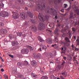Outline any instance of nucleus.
Instances as JSON below:
<instances>
[{"label":"nucleus","mask_w":79,"mask_h":79,"mask_svg":"<svg viewBox=\"0 0 79 79\" xmlns=\"http://www.w3.org/2000/svg\"><path fill=\"white\" fill-rule=\"evenodd\" d=\"M67 6V4H64V8H66Z\"/></svg>","instance_id":"39"},{"label":"nucleus","mask_w":79,"mask_h":79,"mask_svg":"<svg viewBox=\"0 0 79 79\" xmlns=\"http://www.w3.org/2000/svg\"><path fill=\"white\" fill-rule=\"evenodd\" d=\"M76 42H77L78 44H79V36H77V39L76 40Z\"/></svg>","instance_id":"25"},{"label":"nucleus","mask_w":79,"mask_h":79,"mask_svg":"<svg viewBox=\"0 0 79 79\" xmlns=\"http://www.w3.org/2000/svg\"><path fill=\"white\" fill-rule=\"evenodd\" d=\"M73 13L72 12H71L70 13V19L73 18Z\"/></svg>","instance_id":"21"},{"label":"nucleus","mask_w":79,"mask_h":79,"mask_svg":"<svg viewBox=\"0 0 79 79\" xmlns=\"http://www.w3.org/2000/svg\"><path fill=\"white\" fill-rule=\"evenodd\" d=\"M70 7H69V8H68V9H67V10H70Z\"/></svg>","instance_id":"49"},{"label":"nucleus","mask_w":79,"mask_h":79,"mask_svg":"<svg viewBox=\"0 0 79 79\" xmlns=\"http://www.w3.org/2000/svg\"><path fill=\"white\" fill-rule=\"evenodd\" d=\"M4 25V23L2 22H0V27Z\"/></svg>","instance_id":"38"},{"label":"nucleus","mask_w":79,"mask_h":79,"mask_svg":"<svg viewBox=\"0 0 79 79\" xmlns=\"http://www.w3.org/2000/svg\"><path fill=\"white\" fill-rule=\"evenodd\" d=\"M25 9L26 10H27V7H25Z\"/></svg>","instance_id":"62"},{"label":"nucleus","mask_w":79,"mask_h":79,"mask_svg":"<svg viewBox=\"0 0 79 79\" xmlns=\"http://www.w3.org/2000/svg\"><path fill=\"white\" fill-rule=\"evenodd\" d=\"M45 28V26L43 23L40 24V26L38 27V29L40 30H42Z\"/></svg>","instance_id":"5"},{"label":"nucleus","mask_w":79,"mask_h":79,"mask_svg":"<svg viewBox=\"0 0 79 79\" xmlns=\"http://www.w3.org/2000/svg\"><path fill=\"white\" fill-rule=\"evenodd\" d=\"M56 44H55V45H52V47H54L55 46H56Z\"/></svg>","instance_id":"53"},{"label":"nucleus","mask_w":79,"mask_h":79,"mask_svg":"<svg viewBox=\"0 0 79 79\" xmlns=\"http://www.w3.org/2000/svg\"><path fill=\"white\" fill-rule=\"evenodd\" d=\"M27 48L30 49V50H32L33 49V48L32 47H31L30 46H27Z\"/></svg>","instance_id":"22"},{"label":"nucleus","mask_w":79,"mask_h":79,"mask_svg":"<svg viewBox=\"0 0 79 79\" xmlns=\"http://www.w3.org/2000/svg\"><path fill=\"white\" fill-rule=\"evenodd\" d=\"M64 27V25H62V26H61V28H63Z\"/></svg>","instance_id":"57"},{"label":"nucleus","mask_w":79,"mask_h":79,"mask_svg":"<svg viewBox=\"0 0 79 79\" xmlns=\"http://www.w3.org/2000/svg\"><path fill=\"white\" fill-rule=\"evenodd\" d=\"M46 31H49V32H52V31L50 30H49L47 29V30H46Z\"/></svg>","instance_id":"44"},{"label":"nucleus","mask_w":79,"mask_h":79,"mask_svg":"<svg viewBox=\"0 0 79 79\" xmlns=\"http://www.w3.org/2000/svg\"><path fill=\"white\" fill-rule=\"evenodd\" d=\"M31 29L34 31H37V28L35 26H33L31 27Z\"/></svg>","instance_id":"9"},{"label":"nucleus","mask_w":79,"mask_h":79,"mask_svg":"<svg viewBox=\"0 0 79 79\" xmlns=\"http://www.w3.org/2000/svg\"><path fill=\"white\" fill-rule=\"evenodd\" d=\"M72 31L74 32H75L76 31V29L74 27H73L72 28Z\"/></svg>","instance_id":"30"},{"label":"nucleus","mask_w":79,"mask_h":79,"mask_svg":"<svg viewBox=\"0 0 79 79\" xmlns=\"http://www.w3.org/2000/svg\"><path fill=\"white\" fill-rule=\"evenodd\" d=\"M31 65L33 66H35L37 64V62L35 60H33L31 63Z\"/></svg>","instance_id":"8"},{"label":"nucleus","mask_w":79,"mask_h":79,"mask_svg":"<svg viewBox=\"0 0 79 79\" xmlns=\"http://www.w3.org/2000/svg\"><path fill=\"white\" fill-rule=\"evenodd\" d=\"M61 74L64 77H67V73L66 72H64V73H62Z\"/></svg>","instance_id":"24"},{"label":"nucleus","mask_w":79,"mask_h":79,"mask_svg":"<svg viewBox=\"0 0 79 79\" xmlns=\"http://www.w3.org/2000/svg\"><path fill=\"white\" fill-rule=\"evenodd\" d=\"M35 57L40 58V57H42V56L40 53H38V54H37L35 55Z\"/></svg>","instance_id":"10"},{"label":"nucleus","mask_w":79,"mask_h":79,"mask_svg":"<svg viewBox=\"0 0 79 79\" xmlns=\"http://www.w3.org/2000/svg\"><path fill=\"white\" fill-rule=\"evenodd\" d=\"M1 61L3 62H4V60L2 58L1 59Z\"/></svg>","instance_id":"58"},{"label":"nucleus","mask_w":79,"mask_h":79,"mask_svg":"<svg viewBox=\"0 0 79 79\" xmlns=\"http://www.w3.org/2000/svg\"><path fill=\"white\" fill-rule=\"evenodd\" d=\"M76 57H75V56H74V57H73V59H76Z\"/></svg>","instance_id":"60"},{"label":"nucleus","mask_w":79,"mask_h":79,"mask_svg":"<svg viewBox=\"0 0 79 79\" xmlns=\"http://www.w3.org/2000/svg\"><path fill=\"white\" fill-rule=\"evenodd\" d=\"M49 27H51V24H49Z\"/></svg>","instance_id":"63"},{"label":"nucleus","mask_w":79,"mask_h":79,"mask_svg":"<svg viewBox=\"0 0 79 79\" xmlns=\"http://www.w3.org/2000/svg\"><path fill=\"white\" fill-rule=\"evenodd\" d=\"M58 27H57L55 31H54V33L56 35H59L58 32L59 31V30L58 28H60V24H59L58 25Z\"/></svg>","instance_id":"4"},{"label":"nucleus","mask_w":79,"mask_h":79,"mask_svg":"<svg viewBox=\"0 0 79 79\" xmlns=\"http://www.w3.org/2000/svg\"><path fill=\"white\" fill-rule=\"evenodd\" d=\"M1 71L2 72H3L4 71V70L3 69H1Z\"/></svg>","instance_id":"47"},{"label":"nucleus","mask_w":79,"mask_h":79,"mask_svg":"<svg viewBox=\"0 0 79 79\" xmlns=\"http://www.w3.org/2000/svg\"><path fill=\"white\" fill-rule=\"evenodd\" d=\"M55 3H60L61 2V0H53Z\"/></svg>","instance_id":"20"},{"label":"nucleus","mask_w":79,"mask_h":79,"mask_svg":"<svg viewBox=\"0 0 79 79\" xmlns=\"http://www.w3.org/2000/svg\"><path fill=\"white\" fill-rule=\"evenodd\" d=\"M76 11L77 12H78L79 13V10H76Z\"/></svg>","instance_id":"48"},{"label":"nucleus","mask_w":79,"mask_h":79,"mask_svg":"<svg viewBox=\"0 0 79 79\" xmlns=\"http://www.w3.org/2000/svg\"><path fill=\"white\" fill-rule=\"evenodd\" d=\"M63 58H64V60H66L67 59V57L65 56H64Z\"/></svg>","instance_id":"43"},{"label":"nucleus","mask_w":79,"mask_h":79,"mask_svg":"<svg viewBox=\"0 0 79 79\" xmlns=\"http://www.w3.org/2000/svg\"><path fill=\"white\" fill-rule=\"evenodd\" d=\"M41 48H40L39 49V50H40V51H42Z\"/></svg>","instance_id":"51"},{"label":"nucleus","mask_w":79,"mask_h":79,"mask_svg":"<svg viewBox=\"0 0 79 79\" xmlns=\"http://www.w3.org/2000/svg\"><path fill=\"white\" fill-rule=\"evenodd\" d=\"M57 79H60V78H58Z\"/></svg>","instance_id":"64"},{"label":"nucleus","mask_w":79,"mask_h":79,"mask_svg":"<svg viewBox=\"0 0 79 79\" xmlns=\"http://www.w3.org/2000/svg\"><path fill=\"white\" fill-rule=\"evenodd\" d=\"M21 64H22V63H21L20 62H18L17 63V65L18 66H21Z\"/></svg>","instance_id":"34"},{"label":"nucleus","mask_w":79,"mask_h":79,"mask_svg":"<svg viewBox=\"0 0 79 79\" xmlns=\"http://www.w3.org/2000/svg\"><path fill=\"white\" fill-rule=\"evenodd\" d=\"M4 77L6 79H8V76L7 75H6V74L4 75Z\"/></svg>","instance_id":"37"},{"label":"nucleus","mask_w":79,"mask_h":79,"mask_svg":"<svg viewBox=\"0 0 79 79\" xmlns=\"http://www.w3.org/2000/svg\"><path fill=\"white\" fill-rule=\"evenodd\" d=\"M32 77H33V79H35L38 77V76L37 75L35 74H32Z\"/></svg>","instance_id":"19"},{"label":"nucleus","mask_w":79,"mask_h":79,"mask_svg":"<svg viewBox=\"0 0 79 79\" xmlns=\"http://www.w3.org/2000/svg\"><path fill=\"white\" fill-rule=\"evenodd\" d=\"M65 63V61H64L62 63V65H63Z\"/></svg>","instance_id":"50"},{"label":"nucleus","mask_w":79,"mask_h":79,"mask_svg":"<svg viewBox=\"0 0 79 79\" xmlns=\"http://www.w3.org/2000/svg\"><path fill=\"white\" fill-rule=\"evenodd\" d=\"M24 64L25 65H27L28 64V63L27 61H25Z\"/></svg>","instance_id":"33"},{"label":"nucleus","mask_w":79,"mask_h":79,"mask_svg":"<svg viewBox=\"0 0 79 79\" xmlns=\"http://www.w3.org/2000/svg\"><path fill=\"white\" fill-rule=\"evenodd\" d=\"M46 42L48 44H51L52 43V40L51 38H48Z\"/></svg>","instance_id":"12"},{"label":"nucleus","mask_w":79,"mask_h":79,"mask_svg":"<svg viewBox=\"0 0 79 79\" xmlns=\"http://www.w3.org/2000/svg\"><path fill=\"white\" fill-rule=\"evenodd\" d=\"M51 78L52 79H53L54 78H55V77L53 76H51Z\"/></svg>","instance_id":"46"},{"label":"nucleus","mask_w":79,"mask_h":79,"mask_svg":"<svg viewBox=\"0 0 79 79\" xmlns=\"http://www.w3.org/2000/svg\"><path fill=\"white\" fill-rule=\"evenodd\" d=\"M65 40L67 42L69 43L70 42V40H69V39L68 38V37H66L65 38Z\"/></svg>","instance_id":"23"},{"label":"nucleus","mask_w":79,"mask_h":79,"mask_svg":"<svg viewBox=\"0 0 79 79\" xmlns=\"http://www.w3.org/2000/svg\"><path fill=\"white\" fill-rule=\"evenodd\" d=\"M27 14L30 17L32 18L33 17V15L30 12H27Z\"/></svg>","instance_id":"15"},{"label":"nucleus","mask_w":79,"mask_h":79,"mask_svg":"<svg viewBox=\"0 0 79 79\" xmlns=\"http://www.w3.org/2000/svg\"><path fill=\"white\" fill-rule=\"evenodd\" d=\"M4 30L3 29H1V30H0V32L1 33H4Z\"/></svg>","instance_id":"27"},{"label":"nucleus","mask_w":79,"mask_h":79,"mask_svg":"<svg viewBox=\"0 0 79 79\" xmlns=\"http://www.w3.org/2000/svg\"><path fill=\"white\" fill-rule=\"evenodd\" d=\"M9 56L11 57V58H13L14 57V56H13L10 55H9Z\"/></svg>","instance_id":"42"},{"label":"nucleus","mask_w":79,"mask_h":79,"mask_svg":"<svg viewBox=\"0 0 79 79\" xmlns=\"http://www.w3.org/2000/svg\"><path fill=\"white\" fill-rule=\"evenodd\" d=\"M2 59V57L0 56V59H1V60Z\"/></svg>","instance_id":"61"},{"label":"nucleus","mask_w":79,"mask_h":79,"mask_svg":"<svg viewBox=\"0 0 79 79\" xmlns=\"http://www.w3.org/2000/svg\"><path fill=\"white\" fill-rule=\"evenodd\" d=\"M9 37L10 38V39H12L13 38L12 35H10Z\"/></svg>","instance_id":"32"},{"label":"nucleus","mask_w":79,"mask_h":79,"mask_svg":"<svg viewBox=\"0 0 79 79\" xmlns=\"http://www.w3.org/2000/svg\"><path fill=\"white\" fill-rule=\"evenodd\" d=\"M73 38L75 40L77 38V36H74L73 37Z\"/></svg>","instance_id":"41"},{"label":"nucleus","mask_w":79,"mask_h":79,"mask_svg":"<svg viewBox=\"0 0 79 79\" xmlns=\"http://www.w3.org/2000/svg\"><path fill=\"white\" fill-rule=\"evenodd\" d=\"M8 12L5 11H2L1 12V13H0V15L1 16L5 17L6 16H8Z\"/></svg>","instance_id":"3"},{"label":"nucleus","mask_w":79,"mask_h":79,"mask_svg":"<svg viewBox=\"0 0 79 79\" xmlns=\"http://www.w3.org/2000/svg\"><path fill=\"white\" fill-rule=\"evenodd\" d=\"M12 16L14 19H17L19 17V15L17 13H14Z\"/></svg>","instance_id":"7"},{"label":"nucleus","mask_w":79,"mask_h":79,"mask_svg":"<svg viewBox=\"0 0 79 79\" xmlns=\"http://www.w3.org/2000/svg\"><path fill=\"white\" fill-rule=\"evenodd\" d=\"M21 35H22V34L21 33H17V35L19 36H21Z\"/></svg>","instance_id":"40"},{"label":"nucleus","mask_w":79,"mask_h":79,"mask_svg":"<svg viewBox=\"0 0 79 79\" xmlns=\"http://www.w3.org/2000/svg\"><path fill=\"white\" fill-rule=\"evenodd\" d=\"M29 52V50L27 49H23L21 50V53L23 54H24V53H28Z\"/></svg>","instance_id":"6"},{"label":"nucleus","mask_w":79,"mask_h":79,"mask_svg":"<svg viewBox=\"0 0 79 79\" xmlns=\"http://www.w3.org/2000/svg\"><path fill=\"white\" fill-rule=\"evenodd\" d=\"M60 78L62 79L64 77H63V76H60Z\"/></svg>","instance_id":"59"},{"label":"nucleus","mask_w":79,"mask_h":79,"mask_svg":"<svg viewBox=\"0 0 79 79\" xmlns=\"http://www.w3.org/2000/svg\"><path fill=\"white\" fill-rule=\"evenodd\" d=\"M61 11L62 12H63L64 11V9H62V10H61Z\"/></svg>","instance_id":"54"},{"label":"nucleus","mask_w":79,"mask_h":79,"mask_svg":"<svg viewBox=\"0 0 79 79\" xmlns=\"http://www.w3.org/2000/svg\"><path fill=\"white\" fill-rule=\"evenodd\" d=\"M71 59H72V57H71V56H69V58H68V61H70V60H71Z\"/></svg>","instance_id":"35"},{"label":"nucleus","mask_w":79,"mask_h":79,"mask_svg":"<svg viewBox=\"0 0 79 79\" xmlns=\"http://www.w3.org/2000/svg\"><path fill=\"white\" fill-rule=\"evenodd\" d=\"M71 47H72L73 48H74V45L72 44L71 46Z\"/></svg>","instance_id":"55"},{"label":"nucleus","mask_w":79,"mask_h":79,"mask_svg":"<svg viewBox=\"0 0 79 79\" xmlns=\"http://www.w3.org/2000/svg\"><path fill=\"white\" fill-rule=\"evenodd\" d=\"M72 35L71 34V33H69V36H68L69 37V38L71 39L72 37Z\"/></svg>","instance_id":"29"},{"label":"nucleus","mask_w":79,"mask_h":79,"mask_svg":"<svg viewBox=\"0 0 79 79\" xmlns=\"http://www.w3.org/2000/svg\"><path fill=\"white\" fill-rule=\"evenodd\" d=\"M55 41L56 42H57L58 41V39L57 36H55Z\"/></svg>","instance_id":"28"},{"label":"nucleus","mask_w":79,"mask_h":79,"mask_svg":"<svg viewBox=\"0 0 79 79\" xmlns=\"http://www.w3.org/2000/svg\"><path fill=\"white\" fill-rule=\"evenodd\" d=\"M28 6L29 7H32V4H31V5H30V6Z\"/></svg>","instance_id":"45"},{"label":"nucleus","mask_w":79,"mask_h":79,"mask_svg":"<svg viewBox=\"0 0 79 79\" xmlns=\"http://www.w3.org/2000/svg\"><path fill=\"white\" fill-rule=\"evenodd\" d=\"M78 49L77 48H75V51H78Z\"/></svg>","instance_id":"52"},{"label":"nucleus","mask_w":79,"mask_h":79,"mask_svg":"<svg viewBox=\"0 0 79 79\" xmlns=\"http://www.w3.org/2000/svg\"><path fill=\"white\" fill-rule=\"evenodd\" d=\"M18 42L16 41H13L12 43V46H14L15 45H18Z\"/></svg>","instance_id":"18"},{"label":"nucleus","mask_w":79,"mask_h":79,"mask_svg":"<svg viewBox=\"0 0 79 79\" xmlns=\"http://www.w3.org/2000/svg\"><path fill=\"white\" fill-rule=\"evenodd\" d=\"M43 5L41 6V5H40V4H38L37 5V8L36 9V10H40L41 11H42L43 10H45V12L46 13H49V10H51L52 11L51 12L52 15H53L56 16L55 17V18L57 19V16L56 15L57 14V12L55 11H54L55 10L54 9L52 8H51V9L50 8H46L45 7V5L43 3Z\"/></svg>","instance_id":"1"},{"label":"nucleus","mask_w":79,"mask_h":79,"mask_svg":"<svg viewBox=\"0 0 79 79\" xmlns=\"http://www.w3.org/2000/svg\"><path fill=\"white\" fill-rule=\"evenodd\" d=\"M29 22H25V26L26 27H28L29 26Z\"/></svg>","instance_id":"17"},{"label":"nucleus","mask_w":79,"mask_h":79,"mask_svg":"<svg viewBox=\"0 0 79 79\" xmlns=\"http://www.w3.org/2000/svg\"><path fill=\"white\" fill-rule=\"evenodd\" d=\"M25 14L24 13H22L20 14V17L23 19L25 18Z\"/></svg>","instance_id":"14"},{"label":"nucleus","mask_w":79,"mask_h":79,"mask_svg":"<svg viewBox=\"0 0 79 79\" xmlns=\"http://www.w3.org/2000/svg\"><path fill=\"white\" fill-rule=\"evenodd\" d=\"M38 17L39 20L42 22H44L45 21L44 17L42 13H39Z\"/></svg>","instance_id":"2"},{"label":"nucleus","mask_w":79,"mask_h":79,"mask_svg":"<svg viewBox=\"0 0 79 79\" xmlns=\"http://www.w3.org/2000/svg\"><path fill=\"white\" fill-rule=\"evenodd\" d=\"M47 55V57L49 58H50L51 57H52L53 56V55L51 53H48Z\"/></svg>","instance_id":"11"},{"label":"nucleus","mask_w":79,"mask_h":79,"mask_svg":"<svg viewBox=\"0 0 79 79\" xmlns=\"http://www.w3.org/2000/svg\"><path fill=\"white\" fill-rule=\"evenodd\" d=\"M41 79H47L48 77L46 76H43L41 77Z\"/></svg>","instance_id":"26"},{"label":"nucleus","mask_w":79,"mask_h":79,"mask_svg":"<svg viewBox=\"0 0 79 79\" xmlns=\"http://www.w3.org/2000/svg\"><path fill=\"white\" fill-rule=\"evenodd\" d=\"M40 47L43 50L46 49L47 48V47H46L45 45H40Z\"/></svg>","instance_id":"13"},{"label":"nucleus","mask_w":79,"mask_h":79,"mask_svg":"<svg viewBox=\"0 0 79 79\" xmlns=\"http://www.w3.org/2000/svg\"><path fill=\"white\" fill-rule=\"evenodd\" d=\"M38 40L40 42H42L44 41V40L43 39V38L41 37H40V36H38Z\"/></svg>","instance_id":"16"},{"label":"nucleus","mask_w":79,"mask_h":79,"mask_svg":"<svg viewBox=\"0 0 79 79\" xmlns=\"http://www.w3.org/2000/svg\"><path fill=\"white\" fill-rule=\"evenodd\" d=\"M65 31V29H64V30H63V29L61 31L63 33V31Z\"/></svg>","instance_id":"56"},{"label":"nucleus","mask_w":79,"mask_h":79,"mask_svg":"<svg viewBox=\"0 0 79 79\" xmlns=\"http://www.w3.org/2000/svg\"><path fill=\"white\" fill-rule=\"evenodd\" d=\"M57 68H58L59 69H60L61 68V65H60L57 66Z\"/></svg>","instance_id":"31"},{"label":"nucleus","mask_w":79,"mask_h":79,"mask_svg":"<svg viewBox=\"0 0 79 79\" xmlns=\"http://www.w3.org/2000/svg\"><path fill=\"white\" fill-rule=\"evenodd\" d=\"M62 53H65V50H64V48H62Z\"/></svg>","instance_id":"36"}]
</instances>
